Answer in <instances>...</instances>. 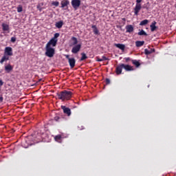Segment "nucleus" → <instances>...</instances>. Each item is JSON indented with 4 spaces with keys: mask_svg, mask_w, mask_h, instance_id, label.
Listing matches in <instances>:
<instances>
[{
    "mask_svg": "<svg viewBox=\"0 0 176 176\" xmlns=\"http://www.w3.org/2000/svg\"><path fill=\"white\" fill-rule=\"evenodd\" d=\"M58 100L61 101H69L72 98L73 93L72 91L64 90L56 93Z\"/></svg>",
    "mask_w": 176,
    "mask_h": 176,
    "instance_id": "obj_1",
    "label": "nucleus"
},
{
    "mask_svg": "<svg viewBox=\"0 0 176 176\" xmlns=\"http://www.w3.org/2000/svg\"><path fill=\"white\" fill-rule=\"evenodd\" d=\"M56 50L52 47H45V56L48 58H53Z\"/></svg>",
    "mask_w": 176,
    "mask_h": 176,
    "instance_id": "obj_2",
    "label": "nucleus"
},
{
    "mask_svg": "<svg viewBox=\"0 0 176 176\" xmlns=\"http://www.w3.org/2000/svg\"><path fill=\"white\" fill-rule=\"evenodd\" d=\"M71 4L74 10H78L80 6L81 1L80 0H72Z\"/></svg>",
    "mask_w": 176,
    "mask_h": 176,
    "instance_id": "obj_3",
    "label": "nucleus"
},
{
    "mask_svg": "<svg viewBox=\"0 0 176 176\" xmlns=\"http://www.w3.org/2000/svg\"><path fill=\"white\" fill-rule=\"evenodd\" d=\"M57 43H58V40L51 38L49 41V42L47 43L45 47H54L56 46Z\"/></svg>",
    "mask_w": 176,
    "mask_h": 176,
    "instance_id": "obj_4",
    "label": "nucleus"
},
{
    "mask_svg": "<svg viewBox=\"0 0 176 176\" xmlns=\"http://www.w3.org/2000/svg\"><path fill=\"white\" fill-rule=\"evenodd\" d=\"M60 8H63L64 10H68V6H69V0H62L60 2Z\"/></svg>",
    "mask_w": 176,
    "mask_h": 176,
    "instance_id": "obj_5",
    "label": "nucleus"
},
{
    "mask_svg": "<svg viewBox=\"0 0 176 176\" xmlns=\"http://www.w3.org/2000/svg\"><path fill=\"white\" fill-rule=\"evenodd\" d=\"M81 49V45L78 44L76 45H73V47L72 49V54H78Z\"/></svg>",
    "mask_w": 176,
    "mask_h": 176,
    "instance_id": "obj_6",
    "label": "nucleus"
},
{
    "mask_svg": "<svg viewBox=\"0 0 176 176\" xmlns=\"http://www.w3.org/2000/svg\"><path fill=\"white\" fill-rule=\"evenodd\" d=\"M122 69H123V67L122 63L116 66V74L117 76H119L122 74Z\"/></svg>",
    "mask_w": 176,
    "mask_h": 176,
    "instance_id": "obj_7",
    "label": "nucleus"
},
{
    "mask_svg": "<svg viewBox=\"0 0 176 176\" xmlns=\"http://www.w3.org/2000/svg\"><path fill=\"white\" fill-rule=\"evenodd\" d=\"M61 109L63 111V113L67 115V116H70L71 115V109L69 107L65 106H61Z\"/></svg>",
    "mask_w": 176,
    "mask_h": 176,
    "instance_id": "obj_8",
    "label": "nucleus"
},
{
    "mask_svg": "<svg viewBox=\"0 0 176 176\" xmlns=\"http://www.w3.org/2000/svg\"><path fill=\"white\" fill-rule=\"evenodd\" d=\"M5 56H13L12 48L10 47H6L5 48Z\"/></svg>",
    "mask_w": 176,
    "mask_h": 176,
    "instance_id": "obj_9",
    "label": "nucleus"
},
{
    "mask_svg": "<svg viewBox=\"0 0 176 176\" xmlns=\"http://www.w3.org/2000/svg\"><path fill=\"white\" fill-rule=\"evenodd\" d=\"M122 68L125 69L126 72H132L134 70L133 67L129 65H124L122 63Z\"/></svg>",
    "mask_w": 176,
    "mask_h": 176,
    "instance_id": "obj_10",
    "label": "nucleus"
},
{
    "mask_svg": "<svg viewBox=\"0 0 176 176\" xmlns=\"http://www.w3.org/2000/svg\"><path fill=\"white\" fill-rule=\"evenodd\" d=\"M126 33H132L134 31V28L132 25H128L125 27Z\"/></svg>",
    "mask_w": 176,
    "mask_h": 176,
    "instance_id": "obj_11",
    "label": "nucleus"
},
{
    "mask_svg": "<svg viewBox=\"0 0 176 176\" xmlns=\"http://www.w3.org/2000/svg\"><path fill=\"white\" fill-rule=\"evenodd\" d=\"M141 9H142L141 5H135V7L134 8L135 15L138 16Z\"/></svg>",
    "mask_w": 176,
    "mask_h": 176,
    "instance_id": "obj_12",
    "label": "nucleus"
},
{
    "mask_svg": "<svg viewBox=\"0 0 176 176\" xmlns=\"http://www.w3.org/2000/svg\"><path fill=\"white\" fill-rule=\"evenodd\" d=\"M69 66L72 69L74 68L76 65V60L74 58H72V59H69Z\"/></svg>",
    "mask_w": 176,
    "mask_h": 176,
    "instance_id": "obj_13",
    "label": "nucleus"
},
{
    "mask_svg": "<svg viewBox=\"0 0 176 176\" xmlns=\"http://www.w3.org/2000/svg\"><path fill=\"white\" fill-rule=\"evenodd\" d=\"M157 22L156 21H153L152 22L151 25V31L152 32H155L157 29V26H156Z\"/></svg>",
    "mask_w": 176,
    "mask_h": 176,
    "instance_id": "obj_14",
    "label": "nucleus"
},
{
    "mask_svg": "<svg viewBox=\"0 0 176 176\" xmlns=\"http://www.w3.org/2000/svg\"><path fill=\"white\" fill-rule=\"evenodd\" d=\"M114 46H115L116 48L120 49V50H122V52H124V50H125V45H124V44H120V43L116 44V43H115V44H114Z\"/></svg>",
    "mask_w": 176,
    "mask_h": 176,
    "instance_id": "obj_15",
    "label": "nucleus"
},
{
    "mask_svg": "<svg viewBox=\"0 0 176 176\" xmlns=\"http://www.w3.org/2000/svg\"><path fill=\"white\" fill-rule=\"evenodd\" d=\"M1 27H3V30L4 32H8V33L10 32V27L7 23H3L1 24Z\"/></svg>",
    "mask_w": 176,
    "mask_h": 176,
    "instance_id": "obj_16",
    "label": "nucleus"
},
{
    "mask_svg": "<svg viewBox=\"0 0 176 176\" xmlns=\"http://www.w3.org/2000/svg\"><path fill=\"white\" fill-rule=\"evenodd\" d=\"M144 45V41H135V46L137 47H141Z\"/></svg>",
    "mask_w": 176,
    "mask_h": 176,
    "instance_id": "obj_17",
    "label": "nucleus"
},
{
    "mask_svg": "<svg viewBox=\"0 0 176 176\" xmlns=\"http://www.w3.org/2000/svg\"><path fill=\"white\" fill-rule=\"evenodd\" d=\"M64 23L62 21H60L59 22H56L55 24V26L58 29H61L63 28Z\"/></svg>",
    "mask_w": 176,
    "mask_h": 176,
    "instance_id": "obj_18",
    "label": "nucleus"
},
{
    "mask_svg": "<svg viewBox=\"0 0 176 176\" xmlns=\"http://www.w3.org/2000/svg\"><path fill=\"white\" fill-rule=\"evenodd\" d=\"M144 52H145L146 55H149V54H151L152 53H155V49H151V50L145 49L144 50Z\"/></svg>",
    "mask_w": 176,
    "mask_h": 176,
    "instance_id": "obj_19",
    "label": "nucleus"
},
{
    "mask_svg": "<svg viewBox=\"0 0 176 176\" xmlns=\"http://www.w3.org/2000/svg\"><path fill=\"white\" fill-rule=\"evenodd\" d=\"M8 60H9V56L7 55H4L0 60V63L3 64L5 61H8Z\"/></svg>",
    "mask_w": 176,
    "mask_h": 176,
    "instance_id": "obj_20",
    "label": "nucleus"
},
{
    "mask_svg": "<svg viewBox=\"0 0 176 176\" xmlns=\"http://www.w3.org/2000/svg\"><path fill=\"white\" fill-rule=\"evenodd\" d=\"M13 69V67L11 65H7L6 67H5V70L6 71V72H12Z\"/></svg>",
    "mask_w": 176,
    "mask_h": 176,
    "instance_id": "obj_21",
    "label": "nucleus"
},
{
    "mask_svg": "<svg viewBox=\"0 0 176 176\" xmlns=\"http://www.w3.org/2000/svg\"><path fill=\"white\" fill-rule=\"evenodd\" d=\"M71 39L73 41L72 46L78 45V38H76L75 36H72Z\"/></svg>",
    "mask_w": 176,
    "mask_h": 176,
    "instance_id": "obj_22",
    "label": "nucleus"
},
{
    "mask_svg": "<svg viewBox=\"0 0 176 176\" xmlns=\"http://www.w3.org/2000/svg\"><path fill=\"white\" fill-rule=\"evenodd\" d=\"M132 64L134 65L136 68L140 66V63L138 60H132Z\"/></svg>",
    "mask_w": 176,
    "mask_h": 176,
    "instance_id": "obj_23",
    "label": "nucleus"
},
{
    "mask_svg": "<svg viewBox=\"0 0 176 176\" xmlns=\"http://www.w3.org/2000/svg\"><path fill=\"white\" fill-rule=\"evenodd\" d=\"M138 36H148L147 33L143 30H142L140 32H138Z\"/></svg>",
    "mask_w": 176,
    "mask_h": 176,
    "instance_id": "obj_24",
    "label": "nucleus"
},
{
    "mask_svg": "<svg viewBox=\"0 0 176 176\" xmlns=\"http://www.w3.org/2000/svg\"><path fill=\"white\" fill-rule=\"evenodd\" d=\"M54 120L56 122H62L64 120V118L56 116L54 117Z\"/></svg>",
    "mask_w": 176,
    "mask_h": 176,
    "instance_id": "obj_25",
    "label": "nucleus"
},
{
    "mask_svg": "<svg viewBox=\"0 0 176 176\" xmlns=\"http://www.w3.org/2000/svg\"><path fill=\"white\" fill-rule=\"evenodd\" d=\"M54 140L56 142H60L62 140V135H58L54 137Z\"/></svg>",
    "mask_w": 176,
    "mask_h": 176,
    "instance_id": "obj_26",
    "label": "nucleus"
},
{
    "mask_svg": "<svg viewBox=\"0 0 176 176\" xmlns=\"http://www.w3.org/2000/svg\"><path fill=\"white\" fill-rule=\"evenodd\" d=\"M91 28L93 29V32H94V34H98L99 31L97 29V27L96 25H92Z\"/></svg>",
    "mask_w": 176,
    "mask_h": 176,
    "instance_id": "obj_27",
    "label": "nucleus"
},
{
    "mask_svg": "<svg viewBox=\"0 0 176 176\" xmlns=\"http://www.w3.org/2000/svg\"><path fill=\"white\" fill-rule=\"evenodd\" d=\"M148 23H149V21L147 19H145V20H143L142 21H141L140 25L141 26H143V25H146V24H148Z\"/></svg>",
    "mask_w": 176,
    "mask_h": 176,
    "instance_id": "obj_28",
    "label": "nucleus"
},
{
    "mask_svg": "<svg viewBox=\"0 0 176 176\" xmlns=\"http://www.w3.org/2000/svg\"><path fill=\"white\" fill-rule=\"evenodd\" d=\"M81 56H81V58H80V61H83V60H85L87 58V56L85 53H82Z\"/></svg>",
    "mask_w": 176,
    "mask_h": 176,
    "instance_id": "obj_29",
    "label": "nucleus"
},
{
    "mask_svg": "<svg viewBox=\"0 0 176 176\" xmlns=\"http://www.w3.org/2000/svg\"><path fill=\"white\" fill-rule=\"evenodd\" d=\"M23 12V6L19 5L18 7H17V12L18 13H20Z\"/></svg>",
    "mask_w": 176,
    "mask_h": 176,
    "instance_id": "obj_30",
    "label": "nucleus"
},
{
    "mask_svg": "<svg viewBox=\"0 0 176 176\" xmlns=\"http://www.w3.org/2000/svg\"><path fill=\"white\" fill-rule=\"evenodd\" d=\"M60 34L59 33L54 34V37L52 39L58 40L57 38L59 37Z\"/></svg>",
    "mask_w": 176,
    "mask_h": 176,
    "instance_id": "obj_31",
    "label": "nucleus"
},
{
    "mask_svg": "<svg viewBox=\"0 0 176 176\" xmlns=\"http://www.w3.org/2000/svg\"><path fill=\"white\" fill-rule=\"evenodd\" d=\"M52 6H55L56 7H58L59 6V2L58 1H53L52 3Z\"/></svg>",
    "mask_w": 176,
    "mask_h": 176,
    "instance_id": "obj_32",
    "label": "nucleus"
},
{
    "mask_svg": "<svg viewBox=\"0 0 176 176\" xmlns=\"http://www.w3.org/2000/svg\"><path fill=\"white\" fill-rule=\"evenodd\" d=\"M16 37H15V36H12V37H11V41H11L12 43H14L15 41H16Z\"/></svg>",
    "mask_w": 176,
    "mask_h": 176,
    "instance_id": "obj_33",
    "label": "nucleus"
},
{
    "mask_svg": "<svg viewBox=\"0 0 176 176\" xmlns=\"http://www.w3.org/2000/svg\"><path fill=\"white\" fill-rule=\"evenodd\" d=\"M105 82H106V85H109L111 83V80H109V78H106L105 79Z\"/></svg>",
    "mask_w": 176,
    "mask_h": 176,
    "instance_id": "obj_34",
    "label": "nucleus"
},
{
    "mask_svg": "<svg viewBox=\"0 0 176 176\" xmlns=\"http://www.w3.org/2000/svg\"><path fill=\"white\" fill-rule=\"evenodd\" d=\"M142 1H143V0H136V4L135 5H138V6H141V2H142Z\"/></svg>",
    "mask_w": 176,
    "mask_h": 176,
    "instance_id": "obj_35",
    "label": "nucleus"
},
{
    "mask_svg": "<svg viewBox=\"0 0 176 176\" xmlns=\"http://www.w3.org/2000/svg\"><path fill=\"white\" fill-rule=\"evenodd\" d=\"M37 9H38L40 12H41V11L43 10V8L41 7V5H40V4H38V5L37 6Z\"/></svg>",
    "mask_w": 176,
    "mask_h": 176,
    "instance_id": "obj_36",
    "label": "nucleus"
},
{
    "mask_svg": "<svg viewBox=\"0 0 176 176\" xmlns=\"http://www.w3.org/2000/svg\"><path fill=\"white\" fill-rule=\"evenodd\" d=\"M65 57L67 59V60H69V59H72V58H69V55H65Z\"/></svg>",
    "mask_w": 176,
    "mask_h": 176,
    "instance_id": "obj_37",
    "label": "nucleus"
},
{
    "mask_svg": "<svg viewBox=\"0 0 176 176\" xmlns=\"http://www.w3.org/2000/svg\"><path fill=\"white\" fill-rule=\"evenodd\" d=\"M102 61H104V60H107L108 58L105 56H103L102 58Z\"/></svg>",
    "mask_w": 176,
    "mask_h": 176,
    "instance_id": "obj_38",
    "label": "nucleus"
},
{
    "mask_svg": "<svg viewBox=\"0 0 176 176\" xmlns=\"http://www.w3.org/2000/svg\"><path fill=\"white\" fill-rule=\"evenodd\" d=\"M3 97L2 95L0 96V102H3Z\"/></svg>",
    "mask_w": 176,
    "mask_h": 176,
    "instance_id": "obj_39",
    "label": "nucleus"
},
{
    "mask_svg": "<svg viewBox=\"0 0 176 176\" xmlns=\"http://www.w3.org/2000/svg\"><path fill=\"white\" fill-rule=\"evenodd\" d=\"M97 61L98 62H102L103 60H102V58H100L97 57Z\"/></svg>",
    "mask_w": 176,
    "mask_h": 176,
    "instance_id": "obj_40",
    "label": "nucleus"
},
{
    "mask_svg": "<svg viewBox=\"0 0 176 176\" xmlns=\"http://www.w3.org/2000/svg\"><path fill=\"white\" fill-rule=\"evenodd\" d=\"M3 82L2 80H0V86H3Z\"/></svg>",
    "mask_w": 176,
    "mask_h": 176,
    "instance_id": "obj_41",
    "label": "nucleus"
},
{
    "mask_svg": "<svg viewBox=\"0 0 176 176\" xmlns=\"http://www.w3.org/2000/svg\"><path fill=\"white\" fill-rule=\"evenodd\" d=\"M129 60H130V58H125V61H126V62H129Z\"/></svg>",
    "mask_w": 176,
    "mask_h": 176,
    "instance_id": "obj_42",
    "label": "nucleus"
},
{
    "mask_svg": "<svg viewBox=\"0 0 176 176\" xmlns=\"http://www.w3.org/2000/svg\"><path fill=\"white\" fill-rule=\"evenodd\" d=\"M144 8H146V10H148V7H147V6L144 7Z\"/></svg>",
    "mask_w": 176,
    "mask_h": 176,
    "instance_id": "obj_43",
    "label": "nucleus"
},
{
    "mask_svg": "<svg viewBox=\"0 0 176 176\" xmlns=\"http://www.w3.org/2000/svg\"><path fill=\"white\" fill-rule=\"evenodd\" d=\"M0 91H1V88H0Z\"/></svg>",
    "mask_w": 176,
    "mask_h": 176,
    "instance_id": "obj_44",
    "label": "nucleus"
}]
</instances>
